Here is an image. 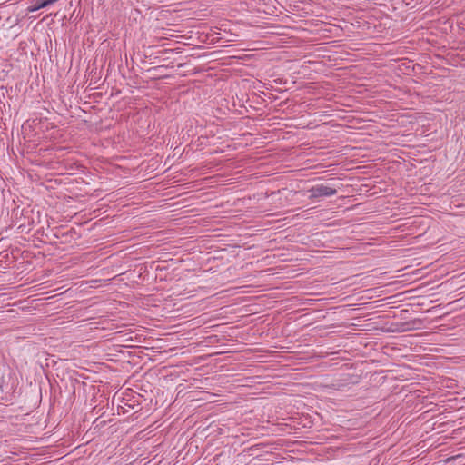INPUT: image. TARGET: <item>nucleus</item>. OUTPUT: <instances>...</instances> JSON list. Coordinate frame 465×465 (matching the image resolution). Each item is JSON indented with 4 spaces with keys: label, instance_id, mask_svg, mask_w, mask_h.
<instances>
[{
    "label": "nucleus",
    "instance_id": "nucleus-3",
    "mask_svg": "<svg viewBox=\"0 0 465 465\" xmlns=\"http://www.w3.org/2000/svg\"><path fill=\"white\" fill-rule=\"evenodd\" d=\"M0 390L2 391V387L0 386Z\"/></svg>",
    "mask_w": 465,
    "mask_h": 465
},
{
    "label": "nucleus",
    "instance_id": "nucleus-2",
    "mask_svg": "<svg viewBox=\"0 0 465 465\" xmlns=\"http://www.w3.org/2000/svg\"><path fill=\"white\" fill-rule=\"evenodd\" d=\"M49 5H50L48 4V0H35V3L31 6H29L28 10L29 12H35L39 9L45 8Z\"/></svg>",
    "mask_w": 465,
    "mask_h": 465
},
{
    "label": "nucleus",
    "instance_id": "nucleus-1",
    "mask_svg": "<svg viewBox=\"0 0 465 465\" xmlns=\"http://www.w3.org/2000/svg\"><path fill=\"white\" fill-rule=\"evenodd\" d=\"M309 193H311L310 198H320V197L332 196V195L336 194L337 190L329 185L321 183V184L312 186L309 190Z\"/></svg>",
    "mask_w": 465,
    "mask_h": 465
}]
</instances>
